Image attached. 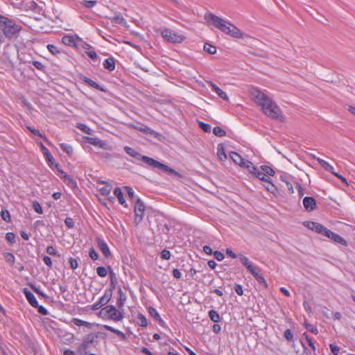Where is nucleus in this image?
Returning <instances> with one entry per match:
<instances>
[{"mask_svg": "<svg viewBox=\"0 0 355 355\" xmlns=\"http://www.w3.org/2000/svg\"><path fill=\"white\" fill-rule=\"evenodd\" d=\"M103 66L109 71H113L116 68L115 59L113 57L106 58L103 62Z\"/></svg>", "mask_w": 355, "mask_h": 355, "instance_id": "obj_20", "label": "nucleus"}, {"mask_svg": "<svg viewBox=\"0 0 355 355\" xmlns=\"http://www.w3.org/2000/svg\"><path fill=\"white\" fill-rule=\"evenodd\" d=\"M87 142L89 144L94 145L95 146H99L103 148V142L102 140L96 137H87Z\"/></svg>", "mask_w": 355, "mask_h": 355, "instance_id": "obj_34", "label": "nucleus"}, {"mask_svg": "<svg viewBox=\"0 0 355 355\" xmlns=\"http://www.w3.org/2000/svg\"><path fill=\"white\" fill-rule=\"evenodd\" d=\"M199 127L205 132H210L211 127L209 124L202 121L198 122Z\"/></svg>", "mask_w": 355, "mask_h": 355, "instance_id": "obj_53", "label": "nucleus"}, {"mask_svg": "<svg viewBox=\"0 0 355 355\" xmlns=\"http://www.w3.org/2000/svg\"><path fill=\"white\" fill-rule=\"evenodd\" d=\"M261 169L266 173V175L274 176L275 171L269 166L267 165H261Z\"/></svg>", "mask_w": 355, "mask_h": 355, "instance_id": "obj_39", "label": "nucleus"}, {"mask_svg": "<svg viewBox=\"0 0 355 355\" xmlns=\"http://www.w3.org/2000/svg\"><path fill=\"white\" fill-rule=\"evenodd\" d=\"M37 144L40 146L41 150H42V153H43V154H44V155L45 157L46 160L49 163V167L51 169H53V165L55 162V159H54L53 155H51V153H50L49 149L46 147H45L42 142H40V143H37Z\"/></svg>", "mask_w": 355, "mask_h": 355, "instance_id": "obj_13", "label": "nucleus"}, {"mask_svg": "<svg viewBox=\"0 0 355 355\" xmlns=\"http://www.w3.org/2000/svg\"><path fill=\"white\" fill-rule=\"evenodd\" d=\"M112 297V291L110 290L105 291L104 295L98 300L99 303L102 306L105 305L110 300Z\"/></svg>", "mask_w": 355, "mask_h": 355, "instance_id": "obj_30", "label": "nucleus"}, {"mask_svg": "<svg viewBox=\"0 0 355 355\" xmlns=\"http://www.w3.org/2000/svg\"><path fill=\"white\" fill-rule=\"evenodd\" d=\"M47 49L50 53H51L53 55H58L60 53V49L54 44H49L47 45Z\"/></svg>", "mask_w": 355, "mask_h": 355, "instance_id": "obj_44", "label": "nucleus"}, {"mask_svg": "<svg viewBox=\"0 0 355 355\" xmlns=\"http://www.w3.org/2000/svg\"><path fill=\"white\" fill-rule=\"evenodd\" d=\"M205 17L207 23L214 25L223 33L234 38L239 39L243 37V34L236 26L229 21L223 20L214 14L209 13L206 15Z\"/></svg>", "mask_w": 355, "mask_h": 355, "instance_id": "obj_2", "label": "nucleus"}, {"mask_svg": "<svg viewBox=\"0 0 355 355\" xmlns=\"http://www.w3.org/2000/svg\"><path fill=\"white\" fill-rule=\"evenodd\" d=\"M31 287L33 289V291L37 294L41 295L44 298H48L47 295L45 294L42 291H41L38 287H36L34 285H31Z\"/></svg>", "mask_w": 355, "mask_h": 355, "instance_id": "obj_59", "label": "nucleus"}, {"mask_svg": "<svg viewBox=\"0 0 355 355\" xmlns=\"http://www.w3.org/2000/svg\"><path fill=\"white\" fill-rule=\"evenodd\" d=\"M132 127L134 129H135L138 131H140L147 135L156 137L157 135V133L155 131H154L153 129H151L150 128L148 127L146 125H143V124L134 125H132Z\"/></svg>", "mask_w": 355, "mask_h": 355, "instance_id": "obj_17", "label": "nucleus"}, {"mask_svg": "<svg viewBox=\"0 0 355 355\" xmlns=\"http://www.w3.org/2000/svg\"><path fill=\"white\" fill-rule=\"evenodd\" d=\"M137 323L138 325H139L140 327H146L148 324V320H147L146 316L141 313H139L137 314Z\"/></svg>", "mask_w": 355, "mask_h": 355, "instance_id": "obj_31", "label": "nucleus"}, {"mask_svg": "<svg viewBox=\"0 0 355 355\" xmlns=\"http://www.w3.org/2000/svg\"><path fill=\"white\" fill-rule=\"evenodd\" d=\"M119 293L120 294V297L118 299L117 305L119 307H121L123 304V301L125 300V295L123 294L121 288H119Z\"/></svg>", "mask_w": 355, "mask_h": 355, "instance_id": "obj_57", "label": "nucleus"}, {"mask_svg": "<svg viewBox=\"0 0 355 355\" xmlns=\"http://www.w3.org/2000/svg\"><path fill=\"white\" fill-rule=\"evenodd\" d=\"M146 211V205L143 202V201L137 198L134 205V212H135V223L138 225L140 223L144 217Z\"/></svg>", "mask_w": 355, "mask_h": 355, "instance_id": "obj_7", "label": "nucleus"}, {"mask_svg": "<svg viewBox=\"0 0 355 355\" xmlns=\"http://www.w3.org/2000/svg\"><path fill=\"white\" fill-rule=\"evenodd\" d=\"M213 133L217 137H224L226 135V132L220 127L216 126L213 129Z\"/></svg>", "mask_w": 355, "mask_h": 355, "instance_id": "obj_42", "label": "nucleus"}, {"mask_svg": "<svg viewBox=\"0 0 355 355\" xmlns=\"http://www.w3.org/2000/svg\"><path fill=\"white\" fill-rule=\"evenodd\" d=\"M6 239L10 244H13L16 241V236L13 232H7L6 234Z\"/></svg>", "mask_w": 355, "mask_h": 355, "instance_id": "obj_46", "label": "nucleus"}, {"mask_svg": "<svg viewBox=\"0 0 355 355\" xmlns=\"http://www.w3.org/2000/svg\"><path fill=\"white\" fill-rule=\"evenodd\" d=\"M1 218L6 222H10L11 220L10 212L7 209H2L1 211Z\"/></svg>", "mask_w": 355, "mask_h": 355, "instance_id": "obj_50", "label": "nucleus"}, {"mask_svg": "<svg viewBox=\"0 0 355 355\" xmlns=\"http://www.w3.org/2000/svg\"><path fill=\"white\" fill-rule=\"evenodd\" d=\"M32 64L37 69L44 71L45 70V66L40 61L34 60L32 62Z\"/></svg>", "mask_w": 355, "mask_h": 355, "instance_id": "obj_60", "label": "nucleus"}, {"mask_svg": "<svg viewBox=\"0 0 355 355\" xmlns=\"http://www.w3.org/2000/svg\"><path fill=\"white\" fill-rule=\"evenodd\" d=\"M89 256L94 261L97 260L99 257L98 254L97 253V252L95 250V249L94 248H91L89 249Z\"/></svg>", "mask_w": 355, "mask_h": 355, "instance_id": "obj_55", "label": "nucleus"}, {"mask_svg": "<svg viewBox=\"0 0 355 355\" xmlns=\"http://www.w3.org/2000/svg\"><path fill=\"white\" fill-rule=\"evenodd\" d=\"M32 207H33V209H34V211L35 212H37V214L43 213L42 207L41 205L37 201H36V200L33 201L32 203Z\"/></svg>", "mask_w": 355, "mask_h": 355, "instance_id": "obj_52", "label": "nucleus"}, {"mask_svg": "<svg viewBox=\"0 0 355 355\" xmlns=\"http://www.w3.org/2000/svg\"><path fill=\"white\" fill-rule=\"evenodd\" d=\"M124 150L128 155L135 158L137 161L143 162V163L145 164V166H148V168L152 169L157 168L164 173H168L171 174L176 173V171L174 169L170 168L168 166L162 164L153 158L143 155L130 146H125Z\"/></svg>", "mask_w": 355, "mask_h": 355, "instance_id": "obj_3", "label": "nucleus"}, {"mask_svg": "<svg viewBox=\"0 0 355 355\" xmlns=\"http://www.w3.org/2000/svg\"><path fill=\"white\" fill-rule=\"evenodd\" d=\"M252 174L263 182L268 181L269 177H267L266 173H264L262 170H259L257 167L256 168V171H254Z\"/></svg>", "mask_w": 355, "mask_h": 355, "instance_id": "obj_32", "label": "nucleus"}, {"mask_svg": "<svg viewBox=\"0 0 355 355\" xmlns=\"http://www.w3.org/2000/svg\"><path fill=\"white\" fill-rule=\"evenodd\" d=\"M303 336L305 338L309 347L313 349V351L315 352L316 349V347H315V343L313 341L312 338L306 333H304Z\"/></svg>", "mask_w": 355, "mask_h": 355, "instance_id": "obj_45", "label": "nucleus"}, {"mask_svg": "<svg viewBox=\"0 0 355 355\" xmlns=\"http://www.w3.org/2000/svg\"><path fill=\"white\" fill-rule=\"evenodd\" d=\"M304 327H306V329L309 331L310 332H311L312 334L316 335L318 334V328L315 326H313V324H308V323H304Z\"/></svg>", "mask_w": 355, "mask_h": 355, "instance_id": "obj_54", "label": "nucleus"}, {"mask_svg": "<svg viewBox=\"0 0 355 355\" xmlns=\"http://www.w3.org/2000/svg\"><path fill=\"white\" fill-rule=\"evenodd\" d=\"M1 28L6 37L12 38L19 33L21 27L8 17H3L0 21Z\"/></svg>", "mask_w": 355, "mask_h": 355, "instance_id": "obj_5", "label": "nucleus"}, {"mask_svg": "<svg viewBox=\"0 0 355 355\" xmlns=\"http://www.w3.org/2000/svg\"><path fill=\"white\" fill-rule=\"evenodd\" d=\"M73 323L78 327H85L87 329H92L94 326L98 325L96 324L95 323H91L87 321H84L79 318H73Z\"/></svg>", "mask_w": 355, "mask_h": 355, "instance_id": "obj_21", "label": "nucleus"}, {"mask_svg": "<svg viewBox=\"0 0 355 355\" xmlns=\"http://www.w3.org/2000/svg\"><path fill=\"white\" fill-rule=\"evenodd\" d=\"M209 317L211 321L214 322H218L220 321V315L215 310H210L209 311Z\"/></svg>", "mask_w": 355, "mask_h": 355, "instance_id": "obj_38", "label": "nucleus"}, {"mask_svg": "<svg viewBox=\"0 0 355 355\" xmlns=\"http://www.w3.org/2000/svg\"><path fill=\"white\" fill-rule=\"evenodd\" d=\"M69 263L70 264V267L73 270L76 269L78 267V262L77 259H76L74 258L70 257L69 259Z\"/></svg>", "mask_w": 355, "mask_h": 355, "instance_id": "obj_63", "label": "nucleus"}, {"mask_svg": "<svg viewBox=\"0 0 355 355\" xmlns=\"http://www.w3.org/2000/svg\"><path fill=\"white\" fill-rule=\"evenodd\" d=\"M78 42H82V39L77 35H65L62 38V42L69 46L77 47Z\"/></svg>", "mask_w": 355, "mask_h": 355, "instance_id": "obj_11", "label": "nucleus"}, {"mask_svg": "<svg viewBox=\"0 0 355 355\" xmlns=\"http://www.w3.org/2000/svg\"><path fill=\"white\" fill-rule=\"evenodd\" d=\"M80 79L82 82L87 84L88 86H90L94 89L101 91V92H106L105 88H104L103 86L100 85L99 84H98L97 83H96L95 81L92 80V79L87 78L85 76L82 75L80 77Z\"/></svg>", "mask_w": 355, "mask_h": 355, "instance_id": "obj_14", "label": "nucleus"}, {"mask_svg": "<svg viewBox=\"0 0 355 355\" xmlns=\"http://www.w3.org/2000/svg\"><path fill=\"white\" fill-rule=\"evenodd\" d=\"M318 162L324 170H326L327 171H329L331 173H334V168L329 162H327V161H325L321 158L318 159Z\"/></svg>", "mask_w": 355, "mask_h": 355, "instance_id": "obj_27", "label": "nucleus"}, {"mask_svg": "<svg viewBox=\"0 0 355 355\" xmlns=\"http://www.w3.org/2000/svg\"><path fill=\"white\" fill-rule=\"evenodd\" d=\"M327 238L330 239L335 243H340L345 246H346L347 245V241L341 236H340L339 234H338L332 231L329 234V236H328Z\"/></svg>", "mask_w": 355, "mask_h": 355, "instance_id": "obj_22", "label": "nucleus"}, {"mask_svg": "<svg viewBox=\"0 0 355 355\" xmlns=\"http://www.w3.org/2000/svg\"><path fill=\"white\" fill-rule=\"evenodd\" d=\"M96 273L101 277H105L107 275V270L104 266H98L96 268Z\"/></svg>", "mask_w": 355, "mask_h": 355, "instance_id": "obj_47", "label": "nucleus"}, {"mask_svg": "<svg viewBox=\"0 0 355 355\" xmlns=\"http://www.w3.org/2000/svg\"><path fill=\"white\" fill-rule=\"evenodd\" d=\"M27 129L31 132H32L33 135L38 136V137H41L42 139H43L49 145H51V141H49V140L46 138V137L45 135H44L43 134H42L39 131V130H37V129L30 127V126H27Z\"/></svg>", "mask_w": 355, "mask_h": 355, "instance_id": "obj_33", "label": "nucleus"}, {"mask_svg": "<svg viewBox=\"0 0 355 355\" xmlns=\"http://www.w3.org/2000/svg\"><path fill=\"white\" fill-rule=\"evenodd\" d=\"M240 166L248 169L250 173H252L254 171H256L257 168V166H255L252 162L247 159H244Z\"/></svg>", "mask_w": 355, "mask_h": 355, "instance_id": "obj_28", "label": "nucleus"}, {"mask_svg": "<svg viewBox=\"0 0 355 355\" xmlns=\"http://www.w3.org/2000/svg\"><path fill=\"white\" fill-rule=\"evenodd\" d=\"M239 260L258 283L263 287L267 288L268 283L263 275L261 273V268L243 254H239Z\"/></svg>", "mask_w": 355, "mask_h": 355, "instance_id": "obj_4", "label": "nucleus"}, {"mask_svg": "<svg viewBox=\"0 0 355 355\" xmlns=\"http://www.w3.org/2000/svg\"><path fill=\"white\" fill-rule=\"evenodd\" d=\"M63 181L68 187L71 188L77 187V183L76 180L69 175L63 180Z\"/></svg>", "mask_w": 355, "mask_h": 355, "instance_id": "obj_37", "label": "nucleus"}, {"mask_svg": "<svg viewBox=\"0 0 355 355\" xmlns=\"http://www.w3.org/2000/svg\"><path fill=\"white\" fill-rule=\"evenodd\" d=\"M148 311L150 315L162 327L167 328L166 323L162 319L155 308L149 306Z\"/></svg>", "mask_w": 355, "mask_h": 355, "instance_id": "obj_12", "label": "nucleus"}, {"mask_svg": "<svg viewBox=\"0 0 355 355\" xmlns=\"http://www.w3.org/2000/svg\"><path fill=\"white\" fill-rule=\"evenodd\" d=\"M210 84H211V86L213 90L218 94V96L219 97H220L223 100H226V101L228 100V96L225 92H224L223 89L219 88L216 84H214L211 82L210 83Z\"/></svg>", "mask_w": 355, "mask_h": 355, "instance_id": "obj_23", "label": "nucleus"}, {"mask_svg": "<svg viewBox=\"0 0 355 355\" xmlns=\"http://www.w3.org/2000/svg\"><path fill=\"white\" fill-rule=\"evenodd\" d=\"M111 189L112 186L107 184L105 186L101 187L99 189V191L102 196H108L110 193Z\"/></svg>", "mask_w": 355, "mask_h": 355, "instance_id": "obj_43", "label": "nucleus"}, {"mask_svg": "<svg viewBox=\"0 0 355 355\" xmlns=\"http://www.w3.org/2000/svg\"><path fill=\"white\" fill-rule=\"evenodd\" d=\"M204 50L205 52H207L211 55H214L216 53V46H214L211 44H207V43H205V44L204 45Z\"/></svg>", "mask_w": 355, "mask_h": 355, "instance_id": "obj_40", "label": "nucleus"}, {"mask_svg": "<svg viewBox=\"0 0 355 355\" xmlns=\"http://www.w3.org/2000/svg\"><path fill=\"white\" fill-rule=\"evenodd\" d=\"M171 252L166 249L163 250L160 254L161 258L164 260H169L171 258Z\"/></svg>", "mask_w": 355, "mask_h": 355, "instance_id": "obj_56", "label": "nucleus"}, {"mask_svg": "<svg viewBox=\"0 0 355 355\" xmlns=\"http://www.w3.org/2000/svg\"><path fill=\"white\" fill-rule=\"evenodd\" d=\"M231 159L236 164L241 165L244 159L236 152L231 151L230 153Z\"/></svg>", "mask_w": 355, "mask_h": 355, "instance_id": "obj_29", "label": "nucleus"}, {"mask_svg": "<svg viewBox=\"0 0 355 355\" xmlns=\"http://www.w3.org/2000/svg\"><path fill=\"white\" fill-rule=\"evenodd\" d=\"M318 162L324 170H326L327 171H329L331 173H334V168L329 162H327V161H325L321 158L318 159Z\"/></svg>", "mask_w": 355, "mask_h": 355, "instance_id": "obj_26", "label": "nucleus"}, {"mask_svg": "<svg viewBox=\"0 0 355 355\" xmlns=\"http://www.w3.org/2000/svg\"><path fill=\"white\" fill-rule=\"evenodd\" d=\"M6 261L10 265H13L15 261L14 254L11 252H6L3 254Z\"/></svg>", "mask_w": 355, "mask_h": 355, "instance_id": "obj_41", "label": "nucleus"}, {"mask_svg": "<svg viewBox=\"0 0 355 355\" xmlns=\"http://www.w3.org/2000/svg\"><path fill=\"white\" fill-rule=\"evenodd\" d=\"M96 242L98 248L105 258H109L112 256V253L107 243L102 237H96Z\"/></svg>", "mask_w": 355, "mask_h": 355, "instance_id": "obj_10", "label": "nucleus"}, {"mask_svg": "<svg viewBox=\"0 0 355 355\" xmlns=\"http://www.w3.org/2000/svg\"><path fill=\"white\" fill-rule=\"evenodd\" d=\"M34 308L37 309L38 313H40L42 315H46L49 313L47 309L44 306H43L42 305H40L39 304H37V306H35Z\"/></svg>", "mask_w": 355, "mask_h": 355, "instance_id": "obj_61", "label": "nucleus"}, {"mask_svg": "<svg viewBox=\"0 0 355 355\" xmlns=\"http://www.w3.org/2000/svg\"><path fill=\"white\" fill-rule=\"evenodd\" d=\"M46 252L49 255H53V256H56V257H60V254H59L58 250L55 249V248H54L52 245L47 246Z\"/></svg>", "mask_w": 355, "mask_h": 355, "instance_id": "obj_51", "label": "nucleus"}, {"mask_svg": "<svg viewBox=\"0 0 355 355\" xmlns=\"http://www.w3.org/2000/svg\"><path fill=\"white\" fill-rule=\"evenodd\" d=\"M97 3L96 1H92V0H83L81 2V4L87 8H92L94 6H95Z\"/></svg>", "mask_w": 355, "mask_h": 355, "instance_id": "obj_48", "label": "nucleus"}, {"mask_svg": "<svg viewBox=\"0 0 355 355\" xmlns=\"http://www.w3.org/2000/svg\"><path fill=\"white\" fill-rule=\"evenodd\" d=\"M303 206L309 211H313L316 208V200L313 197L306 196L303 199Z\"/></svg>", "mask_w": 355, "mask_h": 355, "instance_id": "obj_15", "label": "nucleus"}, {"mask_svg": "<svg viewBox=\"0 0 355 355\" xmlns=\"http://www.w3.org/2000/svg\"><path fill=\"white\" fill-rule=\"evenodd\" d=\"M60 148L66 153L69 156H71L73 155V148L70 144L65 143H60Z\"/></svg>", "mask_w": 355, "mask_h": 355, "instance_id": "obj_36", "label": "nucleus"}, {"mask_svg": "<svg viewBox=\"0 0 355 355\" xmlns=\"http://www.w3.org/2000/svg\"><path fill=\"white\" fill-rule=\"evenodd\" d=\"M112 22L119 24H123L125 22V19L121 14H119L112 18Z\"/></svg>", "mask_w": 355, "mask_h": 355, "instance_id": "obj_49", "label": "nucleus"}, {"mask_svg": "<svg viewBox=\"0 0 355 355\" xmlns=\"http://www.w3.org/2000/svg\"><path fill=\"white\" fill-rule=\"evenodd\" d=\"M77 128L87 134H89L90 128L84 123H78Z\"/></svg>", "mask_w": 355, "mask_h": 355, "instance_id": "obj_64", "label": "nucleus"}, {"mask_svg": "<svg viewBox=\"0 0 355 355\" xmlns=\"http://www.w3.org/2000/svg\"><path fill=\"white\" fill-rule=\"evenodd\" d=\"M159 33L161 36L167 42L173 44H180L184 42L186 37L171 28H160Z\"/></svg>", "mask_w": 355, "mask_h": 355, "instance_id": "obj_6", "label": "nucleus"}, {"mask_svg": "<svg viewBox=\"0 0 355 355\" xmlns=\"http://www.w3.org/2000/svg\"><path fill=\"white\" fill-rule=\"evenodd\" d=\"M86 54L93 61L97 60V59L98 58V55H97L96 52L94 51V49L86 51Z\"/></svg>", "mask_w": 355, "mask_h": 355, "instance_id": "obj_58", "label": "nucleus"}, {"mask_svg": "<svg viewBox=\"0 0 355 355\" xmlns=\"http://www.w3.org/2000/svg\"><path fill=\"white\" fill-rule=\"evenodd\" d=\"M22 291L28 303L33 307L37 306L38 302L33 293H32V292L29 291L27 288H24Z\"/></svg>", "mask_w": 355, "mask_h": 355, "instance_id": "obj_18", "label": "nucleus"}, {"mask_svg": "<svg viewBox=\"0 0 355 355\" xmlns=\"http://www.w3.org/2000/svg\"><path fill=\"white\" fill-rule=\"evenodd\" d=\"M102 311L108 313L109 318L114 321H121L123 318V314L112 305L105 306L102 309Z\"/></svg>", "mask_w": 355, "mask_h": 355, "instance_id": "obj_9", "label": "nucleus"}, {"mask_svg": "<svg viewBox=\"0 0 355 355\" xmlns=\"http://www.w3.org/2000/svg\"><path fill=\"white\" fill-rule=\"evenodd\" d=\"M98 334H89L85 336L83 340L82 343L78 348L79 353H83L89 347V345L92 344L98 338Z\"/></svg>", "mask_w": 355, "mask_h": 355, "instance_id": "obj_8", "label": "nucleus"}, {"mask_svg": "<svg viewBox=\"0 0 355 355\" xmlns=\"http://www.w3.org/2000/svg\"><path fill=\"white\" fill-rule=\"evenodd\" d=\"M255 102L261 107L263 113L268 117L282 121L284 116L279 106L273 102L266 94L259 90L254 94Z\"/></svg>", "mask_w": 355, "mask_h": 355, "instance_id": "obj_1", "label": "nucleus"}, {"mask_svg": "<svg viewBox=\"0 0 355 355\" xmlns=\"http://www.w3.org/2000/svg\"><path fill=\"white\" fill-rule=\"evenodd\" d=\"M263 187L274 196H278L280 193L278 188L272 182L271 179L269 178L268 181H265Z\"/></svg>", "mask_w": 355, "mask_h": 355, "instance_id": "obj_16", "label": "nucleus"}, {"mask_svg": "<svg viewBox=\"0 0 355 355\" xmlns=\"http://www.w3.org/2000/svg\"><path fill=\"white\" fill-rule=\"evenodd\" d=\"M217 155L218 159L224 162L227 159V155L225 151V146L223 144H220L217 146Z\"/></svg>", "mask_w": 355, "mask_h": 355, "instance_id": "obj_25", "label": "nucleus"}, {"mask_svg": "<svg viewBox=\"0 0 355 355\" xmlns=\"http://www.w3.org/2000/svg\"><path fill=\"white\" fill-rule=\"evenodd\" d=\"M304 225L307 228L315 231V232L320 234V232L323 230L324 225L313 221H306L304 223Z\"/></svg>", "mask_w": 355, "mask_h": 355, "instance_id": "obj_19", "label": "nucleus"}, {"mask_svg": "<svg viewBox=\"0 0 355 355\" xmlns=\"http://www.w3.org/2000/svg\"><path fill=\"white\" fill-rule=\"evenodd\" d=\"M234 289L238 295L241 296L243 295V286L241 284H236L234 287Z\"/></svg>", "mask_w": 355, "mask_h": 355, "instance_id": "obj_62", "label": "nucleus"}, {"mask_svg": "<svg viewBox=\"0 0 355 355\" xmlns=\"http://www.w3.org/2000/svg\"><path fill=\"white\" fill-rule=\"evenodd\" d=\"M53 170H56L58 173V175L60 177V179L62 180L68 175L60 167V164L58 163H55L53 165Z\"/></svg>", "mask_w": 355, "mask_h": 355, "instance_id": "obj_35", "label": "nucleus"}, {"mask_svg": "<svg viewBox=\"0 0 355 355\" xmlns=\"http://www.w3.org/2000/svg\"><path fill=\"white\" fill-rule=\"evenodd\" d=\"M114 194L118 198L119 202L121 205H124L125 207H127V205L125 203V198L123 197V193L121 189L119 187H116L114 189Z\"/></svg>", "mask_w": 355, "mask_h": 355, "instance_id": "obj_24", "label": "nucleus"}]
</instances>
